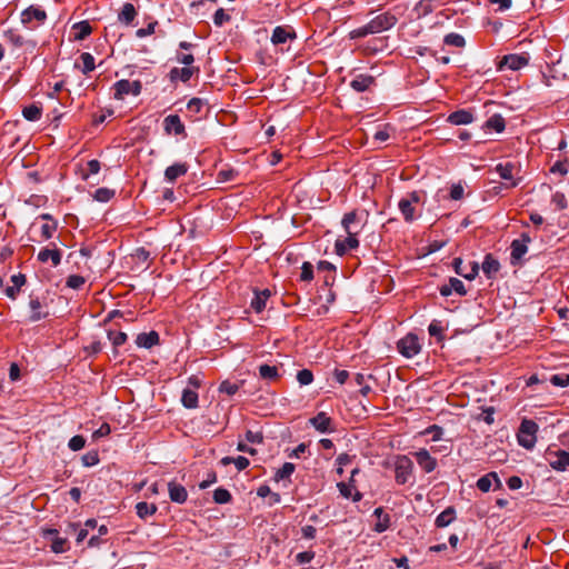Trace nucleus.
I'll return each instance as SVG.
<instances>
[{
  "label": "nucleus",
  "mask_w": 569,
  "mask_h": 569,
  "mask_svg": "<svg viewBox=\"0 0 569 569\" xmlns=\"http://www.w3.org/2000/svg\"><path fill=\"white\" fill-rule=\"evenodd\" d=\"M57 230V223L56 222H52V223H44L42 224L41 227V237L44 239V240H49L52 238L54 231Z\"/></svg>",
  "instance_id": "59"
},
{
  "label": "nucleus",
  "mask_w": 569,
  "mask_h": 569,
  "mask_svg": "<svg viewBox=\"0 0 569 569\" xmlns=\"http://www.w3.org/2000/svg\"><path fill=\"white\" fill-rule=\"evenodd\" d=\"M373 82L375 78L372 76L358 74L351 80L350 87L357 92H363L369 89Z\"/></svg>",
  "instance_id": "30"
},
{
  "label": "nucleus",
  "mask_w": 569,
  "mask_h": 569,
  "mask_svg": "<svg viewBox=\"0 0 569 569\" xmlns=\"http://www.w3.org/2000/svg\"><path fill=\"white\" fill-rule=\"evenodd\" d=\"M160 338L159 333L154 330L149 332L139 333L136 338V343L140 348L150 349L157 345H159Z\"/></svg>",
  "instance_id": "24"
},
{
  "label": "nucleus",
  "mask_w": 569,
  "mask_h": 569,
  "mask_svg": "<svg viewBox=\"0 0 569 569\" xmlns=\"http://www.w3.org/2000/svg\"><path fill=\"white\" fill-rule=\"evenodd\" d=\"M176 60L184 64V67H193L192 63L194 62V57L191 53H183V52H177L176 53Z\"/></svg>",
  "instance_id": "57"
},
{
  "label": "nucleus",
  "mask_w": 569,
  "mask_h": 569,
  "mask_svg": "<svg viewBox=\"0 0 569 569\" xmlns=\"http://www.w3.org/2000/svg\"><path fill=\"white\" fill-rule=\"evenodd\" d=\"M347 234L359 233L361 230V221L356 210L347 212L341 221Z\"/></svg>",
  "instance_id": "16"
},
{
  "label": "nucleus",
  "mask_w": 569,
  "mask_h": 569,
  "mask_svg": "<svg viewBox=\"0 0 569 569\" xmlns=\"http://www.w3.org/2000/svg\"><path fill=\"white\" fill-rule=\"evenodd\" d=\"M481 271L488 280H493L498 276V260L492 253H488L481 263Z\"/></svg>",
  "instance_id": "22"
},
{
  "label": "nucleus",
  "mask_w": 569,
  "mask_h": 569,
  "mask_svg": "<svg viewBox=\"0 0 569 569\" xmlns=\"http://www.w3.org/2000/svg\"><path fill=\"white\" fill-rule=\"evenodd\" d=\"M421 202V196L418 191L410 192L406 198H402L399 203L398 208L403 216V219L406 222H412L416 219V209L415 204H418Z\"/></svg>",
  "instance_id": "7"
},
{
  "label": "nucleus",
  "mask_w": 569,
  "mask_h": 569,
  "mask_svg": "<svg viewBox=\"0 0 569 569\" xmlns=\"http://www.w3.org/2000/svg\"><path fill=\"white\" fill-rule=\"evenodd\" d=\"M230 16L227 14L222 8L218 9L213 14V22L218 27H221L223 23L230 21Z\"/></svg>",
  "instance_id": "55"
},
{
  "label": "nucleus",
  "mask_w": 569,
  "mask_h": 569,
  "mask_svg": "<svg viewBox=\"0 0 569 569\" xmlns=\"http://www.w3.org/2000/svg\"><path fill=\"white\" fill-rule=\"evenodd\" d=\"M398 351L406 358L417 356L421 350L419 338L413 333H408L397 343Z\"/></svg>",
  "instance_id": "9"
},
{
  "label": "nucleus",
  "mask_w": 569,
  "mask_h": 569,
  "mask_svg": "<svg viewBox=\"0 0 569 569\" xmlns=\"http://www.w3.org/2000/svg\"><path fill=\"white\" fill-rule=\"evenodd\" d=\"M163 130L167 134L186 136V128L178 114H169L163 119Z\"/></svg>",
  "instance_id": "14"
},
{
  "label": "nucleus",
  "mask_w": 569,
  "mask_h": 569,
  "mask_svg": "<svg viewBox=\"0 0 569 569\" xmlns=\"http://www.w3.org/2000/svg\"><path fill=\"white\" fill-rule=\"evenodd\" d=\"M108 338L114 347L122 346L127 341V333L121 331H109Z\"/></svg>",
  "instance_id": "47"
},
{
  "label": "nucleus",
  "mask_w": 569,
  "mask_h": 569,
  "mask_svg": "<svg viewBox=\"0 0 569 569\" xmlns=\"http://www.w3.org/2000/svg\"><path fill=\"white\" fill-rule=\"evenodd\" d=\"M101 164L98 160L92 159L87 163V170L82 173L83 179H88L90 174H97L100 171Z\"/></svg>",
  "instance_id": "51"
},
{
  "label": "nucleus",
  "mask_w": 569,
  "mask_h": 569,
  "mask_svg": "<svg viewBox=\"0 0 569 569\" xmlns=\"http://www.w3.org/2000/svg\"><path fill=\"white\" fill-rule=\"evenodd\" d=\"M426 435H431V439L433 441H437V440H440L441 437H442V433H443V430L441 427L437 426V425H433V426H430L426 429L425 431Z\"/></svg>",
  "instance_id": "61"
},
{
  "label": "nucleus",
  "mask_w": 569,
  "mask_h": 569,
  "mask_svg": "<svg viewBox=\"0 0 569 569\" xmlns=\"http://www.w3.org/2000/svg\"><path fill=\"white\" fill-rule=\"evenodd\" d=\"M86 445V439L83 436H80V435H77V436H73L69 442H68V447L72 450V451H79L81 450Z\"/></svg>",
  "instance_id": "52"
},
{
  "label": "nucleus",
  "mask_w": 569,
  "mask_h": 569,
  "mask_svg": "<svg viewBox=\"0 0 569 569\" xmlns=\"http://www.w3.org/2000/svg\"><path fill=\"white\" fill-rule=\"evenodd\" d=\"M157 510L158 508L154 503L140 501L136 505V512L138 517L142 520H146L148 517L153 516L157 512Z\"/></svg>",
  "instance_id": "34"
},
{
  "label": "nucleus",
  "mask_w": 569,
  "mask_h": 569,
  "mask_svg": "<svg viewBox=\"0 0 569 569\" xmlns=\"http://www.w3.org/2000/svg\"><path fill=\"white\" fill-rule=\"evenodd\" d=\"M448 122L455 126L469 124L473 121V116L468 110H457L448 116Z\"/></svg>",
  "instance_id": "27"
},
{
  "label": "nucleus",
  "mask_w": 569,
  "mask_h": 569,
  "mask_svg": "<svg viewBox=\"0 0 569 569\" xmlns=\"http://www.w3.org/2000/svg\"><path fill=\"white\" fill-rule=\"evenodd\" d=\"M545 458L549 466L556 471H566L569 469V452L566 450H553L552 447H548Z\"/></svg>",
  "instance_id": "6"
},
{
  "label": "nucleus",
  "mask_w": 569,
  "mask_h": 569,
  "mask_svg": "<svg viewBox=\"0 0 569 569\" xmlns=\"http://www.w3.org/2000/svg\"><path fill=\"white\" fill-rule=\"evenodd\" d=\"M297 380L300 386H308L313 381V373L309 369L299 370L297 373Z\"/></svg>",
  "instance_id": "46"
},
{
  "label": "nucleus",
  "mask_w": 569,
  "mask_h": 569,
  "mask_svg": "<svg viewBox=\"0 0 569 569\" xmlns=\"http://www.w3.org/2000/svg\"><path fill=\"white\" fill-rule=\"evenodd\" d=\"M550 382L556 387H568L569 386V373H556L550 378Z\"/></svg>",
  "instance_id": "48"
},
{
  "label": "nucleus",
  "mask_w": 569,
  "mask_h": 569,
  "mask_svg": "<svg viewBox=\"0 0 569 569\" xmlns=\"http://www.w3.org/2000/svg\"><path fill=\"white\" fill-rule=\"evenodd\" d=\"M538 425L533 420L525 419L518 430L517 439L521 447L532 449L536 445Z\"/></svg>",
  "instance_id": "3"
},
{
  "label": "nucleus",
  "mask_w": 569,
  "mask_h": 569,
  "mask_svg": "<svg viewBox=\"0 0 569 569\" xmlns=\"http://www.w3.org/2000/svg\"><path fill=\"white\" fill-rule=\"evenodd\" d=\"M452 292L460 296H465L467 293L463 282L458 278H450L448 283L440 288V295L443 297H448Z\"/></svg>",
  "instance_id": "23"
},
{
  "label": "nucleus",
  "mask_w": 569,
  "mask_h": 569,
  "mask_svg": "<svg viewBox=\"0 0 569 569\" xmlns=\"http://www.w3.org/2000/svg\"><path fill=\"white\" fill-rule=\"evenodd\" d=\"M199 67H183V68H172L169 72V78L171 81L180 80L182 82H188L193 74L199 73Z\"/></svg>",
  "instance_id": "18"
},
{
  "label": "nucleus",
  "mask_w": 569,
  "mask_h": 569,
  "mask_svg": "<svg viewBox=\"0 0 569 569\" xmlns=\"http://www.w3.org/2000/svg\"><path fill=\"white\" fill-rule=\"evenodd\" d=\"M455 519V510L452 508H447L436 518V526L439 528L447 527Z\"/></svg>",
  "instance_id": "39"
},
{
  "label": "nucleus",
  "mask_w": 569,
  "mask_h": 569,
  "mask_svg": "<svg viewBox=\"0 0 569 569\" xmlns=\"http://www.w3.org/2000/svg\"><path fill=\"white\" fill-rule=\"evenodd\" d=\"M37 258L42 263L50 261L53 267H57L61 262L62 254L61 251L57 248L46 247L39 251Z\"/></svg>",
  "instance_id": "19"
},
{
  "label": "nucleus",
  "mask_w": 569,
  "mask_h": 569,
  "mask_svg": "<svg viewBox=\"0 0 569 569\" xmlns=\"http://www.w3.org/2000/svg\"><path fill=\"white\" fill-rule=\"evenodd\" d=\"M111 432V427L109 423L104 422L102 423L99 429H97L93 433H92V438L93 439H99V438H102V437H107L109 436Z\"/></svg>",
  "instance_id": "63"
},
{
  "label": "nucleus",
  "mask_w": 569,
  "mask_h": 569,
  "mask_svg": "<svg viewBox=\"0 0 569 569\" xmlns=\"http://www.w3.org/2000/svg\"><path fill=\"white\" fill-rule=\"evenodd\" d=\"M158 24L157 21L150 22L146 28H140L136 31V36L138 38H144L147 36H150L154 32L156 26Z\"/></svg>",
  "instance_id": "62"
},
{
  "label": "nucleus",
  "mask_w": 569,
  "mask_h": 569,
  "mask_svg": "<svg viewBox=\"0 0 569 569\" xmlns=\"http://www.w3.org/2000/svg\"><path fill=\"white\" fill-rule=\"evenodd\" d=\"M72 29L74 30L76 40H83L92 32V28L88 21L78 22L73 24Z\"/></svg>",
  "instance_id": "37"
},
{
  "label": "nucleus",
  "mask_w": 569,
  "mask_h": 569,
  "mask_svg": "<svg viewBox=\"0 0 569 569\" xmlns=\"http://www.w3.org/2000/svg\"><path fill=\"white\" fill-rule=\"evenodd\" d=\"M395 479L398 485H406L413 473V462L408 456L401 455L396 458Z\"/></svg>",
  "instance_id": "5"
},
{
  "label": "nucleus",
  "mask_w": 569,
  "mask_h": 569,
  "mask_svg": "<svg viewBox=\"0 0 569 569\" xmlns=\"http://www.w3.org/2000/svg\"><path fill=\"white\" fill-rule=\"evenodd\" d=\"M219 390L220 392H224L228 396H233L239 390V386L237 383L226 380L221 382Z\"/></svg>",
  "instance_id": "56"
},
{
  "label": "nucleus",
  "mask_w": 569,
  "mask_h": 569,
  "mask_svg": "<svg viewBox=\"0 0 569 569\" xmlns=\"http://www.w3.org/2000/svg\"><path fill=\"white\" fill-rule=\"evenodd\" d=\"M300 279L302 281H311L313 279V266L310 262L306 261L302 263Z\"/></svg>",
  "instance_id": "54"
},
{
  "label": "nucleus",
  "mask_w": 569,
  "mask_h": 569,
  "mask_svg": "<svg viewBox=\"0 0 569 569\" xmlns=\"http://www.w3.org/2000/svg\"><path fill=\"white\" fill-rule=\"evenodd\" d=\"M297 38V33L290 26H278L273 29L271 42L274 46L283 44Z\"/></svg>",
  "instance_id": "12"
},
{
  "label": "nucleus",
  "mask_w": 569,
  "mask_h": 569,
  "mask_svg": "<svg viewBox=\"0 0 569 569\" xmlns=\"http://www.w3.org/2000/svg\"><path fill=\"white\" fill-rule=\"evenodd\" d=\"M4 39L14 48L27 47L30 50H33L37 46L36 41L26 40L19 32L16 30H8L4 32Z\"/></svg>",
  "instance_id": "17"
},
{
  "label": "nucleus",
  "mask_w": 569,
  "mask_h": 569,
  "mask_svg": "<svg viewBox=\"0 0 569 569\" xmlns=\"http://www.w3.org/2000/svg\"><path fill=\"white\" fill-rule=\"evenodd\" d=\"M232 499L231 493L224 488H217L213 491V500L216 503L222 505L228 503Z\"/></svg>",
  "instance_id": "43"
},
{
  "label": "nucleus",
  "mask_w": 569,
  "mask_h": 569,
  "mask_svg": "<svg viewBox=\"0 0 569 569\" xmlns=\"http://www.w3.org/2000/svg\"><path fill=\"white\" fill-rule=\"evenodd\" d=\"M443 42L448 46H452V47H457V48H462L466 43L465 38L461 34L455 33V32L447 34L445 37Z\"/></svg>",
  "instance_id": "44"
},
{
  "label": "nucleus",
  "mask_w": 569,
  "mask_h": 569,
  "mask_svg": "<svg viewBox=\"0 0 569 569\" xmlns=\"http://www.w3.org/2000/svg\"><path fill=\"white\" fill-rule=\"evenodd\" d=\"M80 60L82 62V72L84 74H88L89 72L93 71L94 68H96V64H94V58L91 53L89 52H83L81 56H80Z\"/></svg>",
  "instance_id": "42"
},
{
  "label": "nucleus",
  "mask_w": 569,
  "mask_h": 569,
  "mask_svg": "<svg viewBox=\"0 0 569 569\" xmlns=\"http://www.w3.org/2000/svg\"><path fill=\"white\" fill-rule=\"evenodd\" d=\"M530 57L527 52L523 53H510L506 54L500 59V83L502 82V78L506 77L503 74L505 71H518L521 68L526 67L529 63Z\"/></svg>",
  "instance_id": "4"
},
{
  "label": "nucleus",
  "mask_w": 569,
  "mask_h": 569,
  "mask_svg": "<svg viewBox=\"0 0 569 569\" xmlns=\"http://www.w3.org/2000/svg\"><path fill=\"white\" fill-rule=\"evenodd\" d=\"M522 179L521 163L517 159L500 162V191L517 187Z\"/></svg>",
  "instance_id": "2"
},
{
  "label": "nucleus",
  "mask_w": 569,
  "mask_h": 569,
  "mask_svg": "<svg viewBox=\"0 0 569 569\" xmlns=\"http://www.w3.org/2000/svg\"><path fill=\"white\" fill-rule=\"evenodd\" d=\"M550 172L559 173L561 176H566L568 173V162L567 160L557 161L551 168Z\"/></svg>",
  "instance_id": "60"
},
{
  "label": "nucleus",
  "mask_w": 569,
  "mask_h": 569,
  "mask_svg": "<svg viewBox=\"0 0 569 569\" xmlns=\"http://www.w3.org/2000/svg\"><path fill=\"white\" fill-rule=\"evenodd\" d=\"M142 89V84L139 80L129 81L126 79L119 80L113 84V97L117 100H123L126 96H139Z\"/></svg>",
  "instance_id": "8"
},
{
  "label": "nucleus",
  "mask_w": 569,
  "mask_h": 569,
  "mask_svg": "<svg viewBox=\"0 0 569 569\" xmlns=\"http://www.w3.org/2000/svg\"><path fill=\"white\" fill-rule=\"evenodd\" d=\"M531 241V238L528 233L523 232L521 233L520 239H515L511 242L510 249H511V263L516 266L521 258L527 253L528 251V243Z\"/></svg>",
  "instance_id": "10"
},
{
  "label": "nucleus",
  "mask_w": 569,
  "mask_h": 569,
  "mask_svg": "<svg viewBox=\"0 0 569 569\" xmlns=\"http://www.w3.org/2000/svg\"><path fill=\"white\" fill-rule=\"evenodd\" d=\"M270 290L264 289L261 291L256 290L254 296L251 299L250 306L257 312L260 313L266 309L267 300L270 297Z\"/></svg>",
  "instance_id": "26"
},
{
  "label": "nucleus",
  "mask_w": 569,
  "mask_h": 569,
  "mask_svg": "<svg viewBox=\"0 0 569 569\" xmlns=\"http://www.w3.org/2000/svg\"><path fill=\"white\" fill-rule=\"evenodd\" d=\"M203 106H204V103H203L202 99L192 98L187 103V110L191 113L197 114L202 110Z\"/></svg>",
  "instance_id": "53"
},
{
  "label": "nucleus",
  "mask_w": 569,
  "mask_h": 569,
  "mask_svg": "<svg viewBox=\"0 0 569 569\" xmlns=\"http://www.w3.org/2000/svg\"><path fill=\"white\" fill-rule=\"evenodd\" d=\"M357 234L358 233L348 234V237L345 240H342L345 243V248H347L348 251L357 249L359 247V240L357 239Z\"/></svg>",
  "instance_id": "64"
},
{
  "label": "nucleus",
  "mask_w": 569,
  "mask_h": 569,
  "mask_svg": "<svg viewBox=\"0 0 569 569\" xmlns=\"http://www.w3.org/2000/svg\"><path fill=\"white\" fill-rule=\"evenodd\" d=\"M453 268L456 273L459 276L472 280L479 272V263L478 262H471L469 264H465L461 258H455L453 259Z\"/></svg>",
  "instance_id": "11"
},
{
  "label": "nucleus",
  "mask_w": 569,
  "mask_h": 569,
  "mask_svg": "<svg viewBox=\"0 0 569 569\" xmlns=\"http://www.w3.org/2000/svg\"><path fill=\"white\" fill-rule=\"evenodd\" d=\"M136 16H137V11H136L134 6L130 2H127L123 4V7L118 16V19L120 22L129 26L134 20Z\"/></svg>",
  "instance_id": "33"
},
{
  "label": "nucleus",
  "mask_w": 569,
  "mask_h": 569,
  "mask_svg": "<svg viewBox=\"0 0 569 569\" xmlns=\"http://www.w3.org/2000/svg\"><path fill=\"white\" fill-rule=\"evenodd\" d=\"M398 22V18L391 12H383L372 18L367 24L350 31V39L365 38L369 34L390 30Z\"/></svg>",
  "instance_id": "1"
},
{
  "label": "nucleus",
  "mask_w": 569,
  "mask_h": 569,
  "mask_svg": "<svg viewBox=\"0 0 569 569\" xmlns=\"http://www.w3.org/2000/svg\"><path fill=\"white\" fill-rule=\"evenodd\" d=\"M116 192L109 188H99L93 193V199L99 202H108L114 197Z\"/></svg>",
  "instance_id": "40"
},
{
  "label": "nucleus",
  "mask_w": 569,
  "mask_h": 569,
  "mask_svg": "<svg viewBox=\"0 0 569 569\" xmlns=\"http://www.w3.org/2000/svg\"><path fill=\"white\" fill-rule=\"evenodd\" d=\"M51 549L56 553H61L67 550V539L57 537L51 543Z\"/></svg>",
  "instance_id": "58"
},
{
  "label": "nucleus",
  "mask_w": 569,
  "mask_h": 569,
  "mask_svg": "<svg viewBox=\"0 0 569 569\" xmlns=\"http://www.w3.org/2000/svg\"><path fill=\"white\" fill-rule=\"evenodd\" d=\"M419 467L427 473L432 472L437 468V459L433 458L427 449H419L412 453Z\"/></svg>",
  "instance_id": "13"
},
{
  "label": "nucleus",
  "mask_w": 569,
  "mask_h": 569,
  "mask_svg": "<svg viewBox=\"0 0 569 569\" xmlns=\"http://www.w3.org/2000/svg\"><path fill=\"white\" fill-rule=\"evenodd\" d=\"M310 425L322 433H331L335 431L332 427V420L327 416L326 412H318L315 417L309 420Z\"/></svg>",
  "instance_id": "15"
},
{
  "label": "nucleus",
  "mask_w": 569,
  "mask_h": 569,
  "mask_svg": "<svg viewBox=\"0 0 569 569\" xmlns=\"http://www.w3.org/2000/svg\"><path fill=\"white\" fill-rule=\"evenodd\" d=\"M259 375L262 379L269 381H274L280 377L278 368L276 366H269L267 363H263L259 367Z\"/></svg>",
  "instance_id": "38"
},
{
  "label": "nucleus",
  "mask_w": 569,
  "mask_h": 569,
  "mask_svg": "<svg viewBox=\"0 0 569 569\" xmlns=\"http://www.w3.org/2000/svg\"><path fill=\"white\" fill-rule=\"evenodd\" d=\"M169 497L172 502L183 503L188 499V492L186 488L174 481L168 483Z\"/></svg>",
  "instance_id": "25"
},
{
  "label": "nucleus",
  "mask_w": 569,
  "mask_h": 569,
  "mask_svg": "<svg viewBox=\"0 0 569 569\" xmlns=\"http://www.w3.org/2000/svg\"><path fill=\"white\" fill-rule=\"evenodd\" d=\"M296 467L291 462H284L280 469L274 475V480L280 481L283 479H288L295 471Z\"/></svg>",
  "instance_id": "41"
},
{
  "label": "nucleus",
  "mask_w": 569,
  "mask_h": 569,
  "mask_svg": "<svg viewBox=\"0 0 569 569\" xmlns=\"http://www.w3.org/2000/svg\"><path fill=\"white\" fill-rule=\"evenodd\" d=\"M551 203L555 204L556 209L557 210H565L567 209L568 207V201H567V198L566 196L560 192V191H557L552 194L551 197Z\"/></svg>",
  "instance_id": "45"
},
{
  "label": "nucleus",
  "mask_w": 569,
  "mask_h": 569,
  "mask_svg": "<svg viewBox=\"0 0 569 569\" xmlns=\"http://www.w3.org/2000/svg\"><path fill=\"white\" fill-rule=\"evenodd\" d=\"M29 307L31 310L29 320L31 322H37L49 316V312L46 310V306L42 305L38 297H30Z\"/></svg>",
  "instance_id": "21"
},
{
  "label": "nucleus",
  "mask_w": 569,
  "mask_h": 569,
  "mask_svg": "<svg viewBox=\"0 0 569 569\" xmlns=\"http://www.w3.org/2000/svg\"><path fill=\"white\" fill-rule=\"evenodd\" d=\"M198 393L192 389H184L181 397L182 405L188 409H194L198 407Z\"/></svg>",
  "instance_id": "35"
},
{
  "label": "nucleus",
  "mask_w": 569,
  "mask_h": 569,
  "mask_svg": "<svg viewBox=\"0 0 569 569\" xmlns=\"http://www.w3.org/2000/svg\"><path fill=\"white\" fill-rule=\"evenodd\" d=\"M23 117L29 121H37L41 118L42 107L39 103H32L23 108Z\"/></svg>",
  "instance_id": "36"
},
{
  "label": "nucleus",
  "mask_w": 569,
  "mask_h": 569,
  "mask_svg": "<svg viewBox=\"0 0 569 569\" xmlns=\"http://www.w3.org/2000/svg\"><path fill=\"white\" fill-rule=\"evenodd\" d=\"M493 482L498 488V472L490 471L487 475L478 479L476 486L481 492H489L492 488Z\"/></svg>",
  "instance_id": "29"
},
{
  "label": "nucleus",
  "mask_w": 569,
  "mask_h": 569,
  "mask_svg": "<svg viewBox=\"0 0 569 569\" xmlns=\"http://www.w3.org/2000/svg\"><path fill=\"white\" fill-rule=\"evenodd\" d=\"M86 282V279L79 274H71L67 278V287L71 289H80Z\"/></svg>",
  "instance_id": "49"
},
{
  "label": "nucleus",
  "mask_w": 569,
  "mask_h": 569,
  "mask_svg": "<svg viewBox=\"0 0 569 569\" xmlns=\"http://www.w3.org/2000/svg\"><path fill=\"white\" fill-rule=\"evenodd\" d=\"M47 18V13L44 10L37 8V7H29L21 13V22L24 26L30 24L33 20L38 21L39 23H43V21Z\"/></svg>",
  "instance_id": "20"
},
{
  "label": "nucleus",
  "mask_w": 569,
  "mask_h": 569,
  "mask_svg": "<svg viewBox=\"0 0 569 569\" xmlns=\"http://www.w3.org/2000/svg\"><path fill=\"white\" fill-rule=\"evenodd\" d=\"M188 171L187 163L179 162L172 166H169L164 171V178L173 183L179 177L184 176Z\"/></svg>",
  "instance_id": "28"
},
{
  "label": "nucleus",
  "mask_w": 569,
  "mask_h": 569,
  "mask_svg": "<svg viewBox=\"0 0 569 569\" xmlns=\"http://www.w3.org/2000/svg\"><path fill=\"white\" fill-rule=\"evenodd\" d=\"M12 286H9L6 289V295L11 298L16 299L17 295L20 291V288L26 283V276L22 273L13 274L11 277Z\"/></svg>",
  "instance_id": "32"
},
{
  "label": "nucleus",
  "mask_w": 569,
  "mask_h": 569,
  "mask_svg": "<svg viewBox=\"0 0 569 569\" xmlns=\"http://www.w3.org/2000/svg\"><path fill=\"white\" fill-rule=\"evenodd\" d=\"M373 515L378 518L373 530L378 533L385 532L390 527V516L381 507L375 509Z\"/></svg>",
  "instance_id": "31"
},
{
  "label": "nucleus",
  "mask_w": 569,
  "mask_h": 569,
  "mask_svg": "<svg viewBox=\"0 0 569 569\" xmlns=\"http://www.w3.org/2000/svg\"><path fill=\"white\" fill-rule=\"evenodd\" d=\"M495 413L496 410L493 407H487L481 410V412L478 416V419L483 420L488 425H491L495 421Z\"/></svg>",
  "instance_id": "50"
}]
</instances>
